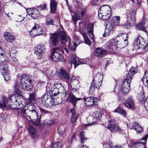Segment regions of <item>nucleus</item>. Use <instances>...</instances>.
I'll return each mask as SVG.
<instances>
[{
  "label": "nucleus",
  "mask_w": 148,
  "mask_h": 148,
  "mask_svg": "<svg viewBox=\"0 0 148 148\" xmlns=\"http://www.w3.org/2000/svg\"><path fill=\"white\" fill-rule=\"evenodd\" d=\"M12 100L11 98H9L7 100V103L8 106L11 104L10 103H12Z\"/></svg>",
  "instance_id": "63"
},
{
  "label": "nucleus",
  "mask_w": 148,
  "mask_h": 148,
  "mask_svg": "<svg viewBox=\"0 0 148 148\" xmlns=\"http://www.w3.org/2000/svg\"><path fill=\"white\" fill-rule=\"evenodd\" d=\"M103 78V75L100 73H97L95 75L91 83L89 89V93L90 94H93L96 90H98L99 89Z\"/></svg>",
  "instance_id": "3"
},
{
  "label": "nucleus",
  "mask_w": 148,
  "mask_h": 148,
  "mask_svg": "<svg viewBox=\"0 0 148 148\" xmlns=\"http://www.w3.org/2000/svg\"><path fill=\"white\" fill-rule=\"evenodd\" d=\"M121 36L123 37V40H124V39H126L128 40V35L126 33H122L121 34Z\"/></svg>",
  "instance_id": "57"
},
{
  "label": "nucleus",
  "mask_w": 148,
  "mask_h": 148,
  "mask_svg": "<svg viewBox=\"0 0 148 148\" xmlns=\"http://www.w3.org/2000/svg\"><path fill=\"white\" fill-rule=\"evenodd\" d=\"M83 100L85 104L87 106H91L95 105L97 99L93 97H84Z\"/></svg>",
  "instance_id": "17"
},
{
  "label": "nucleus",
  "mask_w": 148,
  "mask_h": 148,
  "mask_svg": "<svg viewBox=\"0 0 148 148\" xmlns=\"http://www.w3.org/2000/svg\"><path fill=\"white\" fill-rule=\"evenodd\" d=\"M140 141H138L136 142H134L132 143L133 145H135L140 144Z\"/></svg>",
  "instance_id": "64"
},
{
  "label": "nucleus",
  "mask_w": 148,
  "mask_h": 148,
  "mask_svg": "<svg viewBox=\"0 0 148 148\" xmlns=\"http://www.w3.org/2000/svg\"><path fill=\"white\" fill-rule=\"evenodd\" d=\"M35 92L29 94V97L28 98V101L30 103L33 104L36 100V94L35 92L37 90V89H35Z\"/></svg>",
  "instance_id": "27"
},
{
  "label": "nucleus",
  "mask_w": 148,
  "mask_h": 148,
  "mask_svg": "<svg viewBox=\"0 0 148 148\" xmlns=\"http://www.w3.org/2000/svg\"><path fill=\"white\" fill-rule=\"evenodd\" d=\"M106 53V51L105 49L101 48H97L95 49L94 54L96 57L101 58L105 55Z\"/></svg>",
  "instance_id": "24"
},
{
  "label": "nucleus",
  "mask_w": 148,
  "mask_h": 148,
  "mask_svg": "<svg viewBox=\"0 0 148 148\" xmlns=\"http://www.w3.org/2000/svg\"><path fill=\"white\" fill-rule=\"evenodd\" d=\"M69 84L71 87L72 91H76V89H78L80 86L79 81L78 79L74 76L72 77Z\"/></svg>",
  "instance_id": "13"
},
{
  "label": "nucleus",
  "mask_w": 148,
  "mask_h": 148,
  "mask_svg": "<svg viewBox=\"0 0 148 148\" xmlns=\"http://www.w3.org/2000/svg\"><path fill=\"white\" fill-rule=\"evenodd\" d=\"M137 133H141L143 131L142 127L139 125H138V126L137 127H136L134 129Z\"/></svg>",
  "instance_id": "52"
},
{
  "label": "nucleus",
  "mask_w": 148,
  "mask_h": 148,
  "mask_svg": "<svg viewBox=\"0 0 148 148\" xmlns=\"http://www.w3.org/2000/svg\"><path fill=\"white\" fill-rule=\"evenodd\" d=\"M4 79L5 81H8L10 79L9 73L8 72H5L3 74H2Z\"/></svg>",
  "instance_id": "50"
},
{
  "label": "nucleus",
  "mask_w": 148,
  "mask_h": 148,
  "mask_svg": "<svg viewBox=\"0 0 148 148\" xmlns=\"http://www.w3.org/2000/svg\"><path fill=\"white\" fill-rule=\"evenodd\" d=\"M115 27L111 24L108 23L106 26V28L103 36L105 37L108 36L112 34L114 32Z\"/></svg>",
  "instance_id": "16"
},
{
  "label": "nucleus",
  "mask_w": 148,
  "mask_h": 148,
  "mask_svg": "<svg viewBox=\"0 0 148 148\" xmlns=\"http://www.w3.org/2000/svg\"><path fill=\"white\" fill-rule=\"evenodd\" d=\"M45 51V49L43 46L40 45H38L36 47V49L34 51L35 53L38 56V58H41L42 56V54Z\"/></svg>",
  "instance_id": "21"
},
{
  "label": "nucleus",
  "mask_w": 148,
  "mask_h": 148,
  "mask_svg": "<svg viewBox=\"0 0 148 148\" xmlns=\"http://www.w3.org/2000/svg\"><path fill=\"white\" fill-rule=\"evenodd\" d=\"M116 112H118L122 114L124 116H126V111L121 108H117L114 111Z\"/></svg>",
  "instance_id": "39"
},
{
  "label": "nucleus",
  "mask_w": 148,
  "mask_h": 148,
  "mask_svg": "<svg viewBox=\"0 0 148 148\" xmlns=\"http://www.w3.org/2000/svg\"><path fill=\"white\" fill-rule=\"evenodd\" d=\"M0 71L2 74H3L5 72H8V66L6 64L0 65Z\"/></svg>",
  "instance_id": "38"
},
{
  "label": "nucleus",
  "mask_w": 148,
  "mask_h": 148,
  "mask_svg": "<svg viewBox=\"0 0 148 148\" xmlns=\"http://www.w3.org/2000/svg\"><path fill=\"white\" fill-rule=\"evenodd\" d=\"M15 56H10L12 60V61L13 62V63L14 64L17 63L18 62V60L16 59Z\"/></svg>",
  "instance_id": "56"
},
{
  "label": "nucleus",
  "mask_w": 148,
  "mask_h": 148,
  "mask_svg": "<svg viewBox=\"0 0 148 148\" xmlns=\"http://www.w3.org/2000/svg\"><path fill=\"white\" fill-rule=\"evenodd\" d=\"M39 109L41 112L42 114H47L49 113L50 112L46 110L45 109H43L41 107H39Z\"/></svg>",
  "instance_id": "55"
},
{
  "label": "nucleus",
  "mask_w": 148,
  "mask_h": 148,
  "mask_svg": "<svg viewBox=\"0 0 148 148\" xmlns=\"http://www.w3.org/2000/svg\"><path fill=\"white\" fill-rule=\"evenodd\" d=\"M99 0H91L90 1L91 5L93 6L97 5Z\"/></svg>",
  "instance_id": "54"
},
{
  "label": "nucleus",
  "mask_w": 148,
  "mask_h": 148,
  "mask_svg": "<svg viewBox=\"0 0 148 148\" xmlns=\"http://www.w3.org/2000/svg\"><path fill=\"white\" fill-rule=\"evenodd\" d=\"M144 105L146 109L148 111V97L146 98L144 102Z\"/></svg>",
  "instance_id": "58"
},
{
  "label": "nucleus",
  "mask_w": 148,
  "mask_h": 148,
  "mask_svg": "<svg viewBox=\"0 0 148 148\" xmlns=\"http://www.w3.org/2000/svg\"><path fill=\"white\" fill-rule=\"evenodd\" d=\"M93 117L96 120H101V113L99 112L95 111L93 113L92 115Z\"/></svg>",
  "instance_id": "34"
},
{
  "label": "nucleus",
  "mask_w": 148,
  "mask_h": 148,
  "mask_svg": "<svg viewBox=\"0 0 148 148\" xmlns=\"http://www.w3.org/2000/svg\"><path fill=\"white\" fill-rule=\"evenodd\" d=\"M147 26V25L145 23V22L143 23H141L138 24L136 27L138 28L140 30H142L143 31H146L145 28Z\"/></svg>",
  "instance_id": "32"
},
{
  "label": "nucleus",
  "mask_w": 148,
  "mask_h": 148,
  "mask_svg": "<svg viewBox=\"0 0 148 148\" xmlns=\"http://www.w3.org/2000/svg\"><path fill=\"white\" fill-rule=\"evenodd\" d=\"M51 57L53 61L56 62L62 61L64 59L63 55L57 51L56 48H54L53 49V52L51 54Z\"/></svg>",
  "instance_id": "11"
},
{
  "label": "nucleus",
  "mask_w": 148,
  "mask_h": 148,
  "mask_svg": "<svg viewBox=\"0 0 148 148\" xmlns=\"http://www.w3.org/2000/svg\"><path fill=\"white\" fill-rule=\"evenodd\" d=\"M136 11L135 10L132 9L131 10H127L126 14L128 20H130L132 22H135L136 20L135 14Z\"/></svg>",
  "instance_id": "22"
},
{
  "label": "nucleus",
  "mask_w": 148,
  "mask_h": 148,
  "mask_svg": "<svg viewBox=\"0 0 148 148\" xmlns=\"http://www.w3.org/2000/svg\"><path fill=\"white\" fill-rule=\"evenodd\" d=\"M148 137V134L144 136L143 137L141 140H144L145 141H147V138Z\"/></svg>",
  "instance_id": "60"
},
{
  "label": "nucleus",
  "mask_w": 148,
  "mask_h": 148,
  "mask_svg": "<svg viewBox=\"0 0 148 148\" xmlns=\"http://www.w3.org/2000/svg\"><path fill=\"white\" fill-rule=\"evenodd\" d=\"M86 13V10H84L81 11L80 12V14L83 17L84 16V15L85 14V13Z\"/></svg>",
  "instance_id": "61"
},
{
  "label": "nucleus",
  "mask_w": 148,
  "mask_h": 148,
  "mask_svg": "<svg viewBox=\"0 0 148 148\" xmlns=\"http://www.w3.org/2000/svg\"><path fill=\"white\" fill-rule=\"evenodd\" d=\"M97 122L96 121H94L93 122L91 123H89L87 124H82L81 125V127L82 128H84L87 126H91L93 125H95L97 124Z\"/></svg>",
  "instance_id": "48"
},
{
  "label": "nucleus",
  "mask_w": 148,
  "mask_h": 148,
  "mask_svg": "<svg viewBox=\"0 0 148 148\" xmlns=\"http://www.w3.org/2000/svg\"><path fill=\"white\" fill-rule=\"evenodd\" d=\"M107 128L111 132L114 131L120 132L121 131V128L113 121H109Z\"/></svg>",
  "instance_id": "18"
},
{
  "label": "nucleus",
  "mask_w": 148,
  "mask_h": 148,
  "mask_svg": "<svg viewBox=\"0 0 148 148\" xmlns=\"http://www.w3.org/2000/svg\"><path fill=\"white\" fill-rule=\"evenodd\" d=\"M122 91L124 93H128L130 89V87H125L124 86H121Z\"/></svg>",
  "instance_id": "51"
},
{
  "label": "nucleus",
  "mask_w": 148,
  "mask_h": 148,
  "mask_svg": "<svg viewBox=\"0 0 148 148\" xmlns=\"http://www.w3.org/2000/svg\"><path fill=\"white\" fill-rule=\"evenodd\" d=\"M3 36L5 40L9 42H12L15 39V36L9 32H4Z\"/></svg>",
  "instance_id": "23"
},
{
  "label": "nucleus",
  "mask_w": 148,
  "mask_h": 148,
  "mask_svg": "<svg viewBox=\"0 0 148 148\" xmlns=\"http://www.w3.org/2000/svg\"><path fill=\"white\" fill-rule=\"evenodd\" d=\"M17 51L14 49V48L11 49L10 52V56H15V54L16 53Z\"/></svg>",
  "instance_id": "53"
},
{
  "label": "nucleus",
  "mask_w": 148,
  "mask_h": 148,
  "mask_svg": "<svg viewBox=\"0 0 148 148\" xmlns=\"http://www.w3.org/2000/svg\"><path fill=\"white\" fill-rule=\"evenodd\" d=\"M60 77L62 80H64L67 81L68 85H69V83L68 82L70 78L69 74L65 70L62 69L59 74Z\"/></svg>",
  "instance_id": "20"
},
{
  "label": "nucleus",
  "mask_w": 148,
  "mask_h": 148,
  "mask_svg": "<svg viewBox=\"0 0 148 148\" xmlns=\"http://www.w3.org/2000/svg\"><path fill=\"white\" fill-rule=\"evenodd\" d=\"M20 86L24 90L30 91L32 89L33 85L32 79L29 76L23 75L21 76Z\"/></svg>",
  "instance_id": "5"
},
{
  "label": "nucleus",
  "mask_w": 148,
  "mask_h": 148,
  "mask_svg": "<svg viewBox=\"0 0 148 148\" xmlns=\"http://www.w3.org/2000/svg\"><path fill=\"white\" fill-rule=\"evenodd\" d=\"M6 98L3 97L0 101V108H5L6 106Z\"/></svg>",
  "instance_id": "43"
},
{
  "label": "nucleus",
  "mask_w": 148,
  "mask_h": 148,
  "mask_svg": "<svg viewBox=\"0 0 148 148\" xmlns=\"http://www.w3.org/2000/svg\"><path fill=\"white\" fill-rule=\"evenodd\" d=\"M55 88H52L49 92H47L43 95L41 98L40 104L45 106L46 108L49 107V104L51 101V97H56L59 93H62L65 97L66 95V91L65 90L63 85L61 83H58L55 84Z\"/></svg>",
  "instance_id": "1"
},
{
  "label": "nucleus",
  "mask_w": 148,
  "mask_h": 148,
  "mask_svg": "<svg viewBox=\"0 0 148 148\" xmlns=\"http://www.w3.org/2000/svg\"><path fill=\"white\" fill-rule=\"evenodd\" d=\"M125 105L126 107L129 108H132L134 106L133 101L131 97H129L127 99Z\"/></svg>",
  "instance_id": "33"
},
{
  "label": "nucleus",
  "mask_w": 148,
  "mask_h": 148,
  "mask_svg": "<svg viewBox=\"0 0 148 148\" xmlns=\"http://www.w3.org/2000/svg\"><path fill=\"white\" fill-rule=\"evenodd\" d=\"M120 36H118L114 40L112 39L106 43V46L108 49L113 50L116 48L119 47L117 42H119L118 40Z\"/></svg>",
  "instance_id": "10"
},
{
  "label": "nucleus",
  "mask_w": 148,
  "mask_h": 148,
  "mask_svg": "<svg viewBox=\"0 0 148 148\" xmlns=\"http://www.w3.org/2000/svg\"><path fill=\"white\" fill-rule=\"evenodd\" d=\"M25 123L28 125L27 130L30 136L34 140L37 138L40 135L39 132L34 125L36 126L40 125V121H26Z\"/></svg>",
  "instance_id": "2"
},
{
  "label": "nucleus",
  "mask_w": 148,
  "mask_h": 148,
  "mask_svg": "<svg viewBox=\"0 0 148 148\" xmlns=\"http://www.w3.org/2000/svg\"><path fill=\"white\" fill-rule=\"evenodd\" d=\"M147 43L145 42L143 38L139 36L135 41L134 47L138 53H141L146 48Z\"/></svg>",
  "instance_id": "8"
},
{
  "label": "nucleus",
  "mask_w": 148,
  "mask_h": 148,
  "mask_svg": "<svg viewBox=\"0 0 148 148\" xmlns=\"http://www.w3.org/2000/svg\"><path fill=\"white\" fill-rule=\"evenodd\" d=\"M51 148H62L61 143L60 142L56 143L52 146Z\"/></svg>",
  "instance_id": "49"
},
{
  "label": "nucleus",
  "mask_w": 148,
  "mask_h": 148,
  "mask_svg": "<svg viewBox=\"0 0 148 148\" xmlns=\"http://www.w3.org/2000/svg\"><path fill=\"white\" fill-rule=\"evenodd\" d=\"M82 35L84 39V42L89 45H90L91 44V42L88 38L86 34L84 33H82Z\"/></svg>",
  "instance_id": "40"
},
{
  "label": "nucleus",
  "mask_w": 148,
  "mask_h": 148,
  "mask_svg": "<svg viewBox=\"0 0 148 148\" xmlns=\"http://www.w3.org/2000/svg\"><path fill=\"white\" fill-rule=\"evenodd\" d=\"M120 18L119 16L113 17L110 23L116 27V26L118 25L120 22Z\"/></svg>",
  "instance_id": "29"
},
{
  "label": "nucleus",
  "mask_w": 148,
  "mask_h": 148,
  "mask_svg": "<svg viewBox=\"0 0 148 148\" xmlns=\"http://www.w3.org/2000/svg\"><path fill=\"white\" fill-rule=\"evenodd\" d=\"M21 116L23 118H25V119L28 120V119H30V117L29 116L27 115L28 113H27L25 112L24 109H23L21 111Z\"/></svg>",
  "instance_id": "44"
},
{
  "label": "nucleus",
  "mask_w": 148,
  "mask_h": 148,
  "mask_svg": "<svg viewBox=\"0 0 148 148\" xmlns=\"http://www.w3.org/2000/svg\"><path fill=\"white\" fill-rule=\"evenodd\" d=\"M119 41V42H118V43H119V44L120 45L121 47L123 48L125 47L127 44L128 43V40L126 39H124V40H122L120 41L119 40V38L118 39Z\"/></svg>",
  "instance_id": "42"
},
{
  "label": "nucleus",
  "mask_w": 148,
  "mask_h": 148,
  "mask_svg": "<svg viewBox=\"0 0 148 148\" xmlns=\"http://www.w3.org/2000/svg\"><path fill=\"white\" fill-rule=\"evenodd\" d=\"M70 112L72 113L71 120H77L78 117V116L76 113L74 108L70 109Z\"/></svg>",
  "instance_id": "37"
},
{
  "label": "nucleus",
  "mask_w": 148,
  "mask_h": 148,
  "mask_svg": "<svg viewBox=\"0 0 148 148\" xmlns=\"http://www.w3.org/2000/svg\"><path fill=\"white\" fill-rule=\"evenodd\" d=\"M69 63L72 66V64L74 65V66H77L80 64H83L85 63L82 60H79L74 55H72L69 58Z\"/></svg>",
  "instance_id": "15"
},
{
  "label": "nucleus",
  "mask_w": 148,
  "mask_h": 148,
  "mask_svg": "<svg viewBox=\"0 0 148 148\" xmlns=\"http://www.w3.org/2000/svg\"><path fill=\"white\" fill-rule=\"evenodd\" d=\"M57 4L54 0H51L50 1V10L51 13L54 14L55 12L57 7Z\"/></svg>",
  "instance_id": "30"
},
{
  "label": "nucleus",
  "mask_w": 148,
  "mask_h": 148,
  "mask_svg": "<svg viewBox=\"0 0 148 148\" xmlns=\"http://www.w3.org/2000/svg\"><path fill=\"white\" fill-rule=\"evenodd\" d=\"M80 19V16L79 14L77 13H75L72 16V19L74 21V24L76 25V22L79 19Z\"/></svg>",
  "instance_id": "41"
},
{
  "label": "nucleus",
  "mask_w": 148,
  "mask_h": 148,
  "mask_svg": "<svg viewBox=\"0 0 148 148\" xmlns=\"http://www.w3.org/2000/svg\"><path fill=\"white\" fill-rule=\"evenodd\" d=\"M14 88L15 92L18 94L19 97H21V96L20 95L21 94V91L19 90V87L16 83L15 84L14 86Z\"/></svg>",
  "instance_id": "45"
},
{
  "label": "nucleus",
  "mask_w": 148,
  "mask_h": 148,
  "mask_svg": "<svg viewBox=\"0 0 148 148\" xmlns=\"http://www.w3.org/2000/svg\"><path fill=\"white\" fill-rule=\"evenodd\" d=\"M27 13L34 19H36L39 14L38 11L36 9H28Z\"/></svg>",
  "instance_id": "28"
},
{
  "label": "nucleus",
  "mask_w": 148,
  "mask_h": 148,
  "mask_svg": "<svg viewBox=\"0 0 148 148\" xmlns=\"http://www.w3.org/2000/svg\"><path fill=\"white\" fill-rule=\"evenodd\" d=\"M110 147L111 148H120L121 147V146L118 145V146L110 145Z\"/></svg>",
  "instance_id": "62"
},
{
  "label": "nucleus",
  "mask_w": 148,
  "mask_h": 148,
  "mask_svg": "<svg viewBox=\"0 0 148 148\" xmlns=\"http://www.w3.org/2000/svg\"><path fill=\"white\" fill-rule=\"evenodd\" d=\"M93 26L94 25L92 23H89L88 24L87 27V31L88 34L89 35L90 38L94 42V34H93Z\"/></svg>",
  "instance_id": "25"
},
{
  "label": "nucleus",
  "mask_w": 148,
  "mask_h": 148,
  "mask_svg": "<svg viewBox=\"0 0 148 148\" xmlns=\"http://www.w3.org/2000/svg\"><path fill=\"white\" fill-rule=\"evenodd\" d=\"M51 101H50V103L49 104V108L50 107V103H51V104L53 106H56V105H58V104H59L61 102H59V101H58V102L57 101H56L57 100V99H55L54 98V97H51Z\"/></svg>",
  "instance_id": "47"
},
{
  "label": "nucleus",
  "mask_w": 148,
  "mask_h": 148,
  "mask_svg": "<svg viewBox=\"0 0 148 148\" xmlns=\"http://www.w3.org/2000/svg\"><path fill=\"white\" fill-rule=\"evenodd\" d=\"M42 33L41 28L38 25H35L32 27L30 32V34L32 37L39 35Z\"/></svg>",
  "instance_id": "14"
},
{
  "label": "nucleus",
  "mask_w": 148,
  "mask_h": 148,
  "mask_svg": "<svg viewBox=\"0 0 148 148\" xmlns=\"http://www.w3.org/2000/svg\"><path fill=\"white\" fill-rule=\"evenodd\" d=\"M111 15V8L107 5L101 6L98 11V16L104 20L108 19Z\"/></svg>",
  "instance_id": "7"
},
{
  "label": "nucleus",
  "mask_w": 148,
  "mask_h": 148,
  "mask_svg": "<svg viewBox=\"0 0 148 148\" xmlns=\"http://www.w3.org/2000/svg\"><path fill=\"white\" fill-rule=\"evenodd\" d=\"M45 23L47 25H54L53 19L49 17H46L45 21Z\"/></svg>",
  "instance_id": "46"
},
{
  "label": "nucleus",
  "mask_w": 148,
  "mask_h": 148,
  "mask_svg": "<svg viewBox=\"0 0 148 148\" xmlns=\"http://www.w3.org/2000/svg\"><path fill=\"white\" fill-rule=\"evenodd\" d=\"M139 123L136 121L130 122L129 124H127V127L131 129H134L135 128L138 126Z\"/></svg>",
  "instance_id": "35"
},
{
  "label": "nucleus",
  "mask_w": 148,
  "mask_h": 148,
  "mask_svg": "<svg viewBox=\"0 0 148 148\" xmlns=\"http://www.w3.org/2000/svg\"><path fill=\"white\" fill-rule=\"evenodd\" d=\"M47 7V4H45L43 5H41L39 7V8H40V10H42L46 9Z\"/></svg>",
  "instance_id": "59"
},
{
  "label": "nucleus",
  "mask_w": 148,
  "mask_h": 148,
  "mask_svg": "<svg viewBox=\"0 0 148 148\" xmlns=\"http://www.w3.org/2000/svg\"><path fill=\"white\" fill-rule=\"evenodd\" d=\"M5 56L3 50L0 47V63L3 62L5 60Z\"/></svg>",
  "instance_id": "36"
},
{
  "label": "nucleus",
  "mask_w": 148,
  "mask_h": 148,
  "mask_svg": "<svg viewBox=\"0 0 148 148\" xmlns=\"http://www.w3.org/2000/svg\"><path fill=\"white\" fill-rule=\"evenodd\" d=\"M59 38L60 41L62 45H64L69 40V45L68 47L69 50L74 51L75 49V43H73V46H71L70 44V38L68 36L64 30L60 31L58 33Z\"/></svg>",
  "instance_id": "6"
},
{
  "label": "nucleus",
  "mask_w": 148,
  "mask_h": 148,
  "mask_svg": "<svg viewBox=\"0 0 148 148\" xmlns=\"http://www.w3.org/2000/svg\"><path fill=\"white\" fill-rule=\"evenodd\" d=\"M58 35L54 33L52 34L50 38L49 42L54 46H56L58 43Z\"/></svg>",
  "instance_id": "26"
},
{
  "label": "nucleus",
  "mask_w": 148,
  "mask_h": 148,
  "mask_svg": "<svg viewBox=\"0 0 148 148\" xmlns=\"http://www.w3.org/2000/svg\"><path fill=\"white\" fill-rule=\"evenodd\" d=\"M81 99V98H76L72 93L69 94L66 100L67 101L71 103L74 107L77 101Z\"/></svg>",
  "instance_id": "19"
},
{
  "label": "nucleus",
  "mask_w": 148,
  "mask_h": 148,
  "mask_svg": "<svg viewBox=\"0 0 148 148\" xmlns=\"http://www.w3.org/2000/svg\"><path fill=\"white\" fill-rule=\"evenodd\" d=\"M135 73V70L133 67H132L123 80L121 86H124L125 85H126L127 87H130V83L132 77Z\"/></svg>",
  "instance_id": "9"
},
{
  "label": "nucleus",
  "mask_w": 148,
  "mask_h": 148,
  "mask_svg": "<svg viewBox=\"0 0 148 148\" xmlns=\"http://www.w3.org/2000/svg\"><path fill=\"white\" fill-rule=\"evenodd\" d=\"M27 109H24L25 112L28 113V114L31 115L36 117V119H37L38 115L37 113L34 109V105L33 104L30 103H29L27 105Z\"/></svg>",
  "instance_id": "12"
},
{
  "label": "nucleus",
  "mask_w": 148,
  "mask_h": 148,
  "mask_svg": "<svg viewBox=\"0 0 148 148\" xmlns=\"http://www.w3.org/2000/svg\"><path fill=\"white\" fill-rule=\"evenodd\" d=\"M79 137L81 140V145L82 146L80 148H84V143L86 140L87 139V138L84 137V132L82 131L80 132L79 134Z\"/></svg>",
  "instance_id": "31"
},
{
  "label": "nucleus",
  "mask_w": 148,
  "mask_h": 148,
  "mask_svg": "<svg viewBox=\"0 0 148 148\" xmlns=\"http://www.w3.org/2000/svg\"><path fill=\"white\" fill-rule=\"evenodd\" d=\"M103 78V75L100 73H97L95 75L91 83L89 89V93L90 94H93L96 90H98L99 89Z\"/></svg>",
  "instance_id": "4"
}]
</instances>
